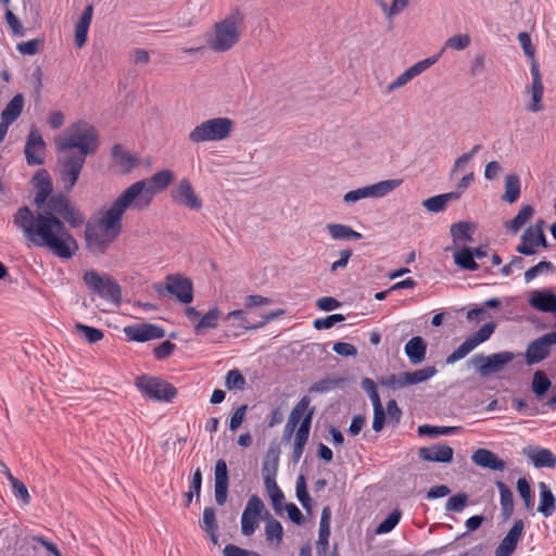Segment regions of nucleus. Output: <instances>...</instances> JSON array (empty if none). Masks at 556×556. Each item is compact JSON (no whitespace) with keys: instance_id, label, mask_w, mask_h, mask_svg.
Returning a JSON list of instances; mask_svg holds the SVG:
<instances>
[{"instance_id":"obj_1","label":"nucleus","mask_w":556,"mask_h":556,"mask_svg":"<svg viewBox=\"0 0 556 556\" xmlns=\"http://www.w3.org/2000/svg\"><path fill=\"white\" fill-rule=\"evenodd\" d=\"M174 173L163 169L127 187L109 206H103L88 220L86 243L94 253H104L123 231V217L127 210H147L156 193L165 190L174 180Z\"/></svg>"},{"instance_id":"obj_2","label":"nucleus","mask_w":556,"mask_h":556,"mask_svg":"<svg viewBox=\"0 0 556 556\" xmlns=\"http://www.w3.org/2000/svg\"><path fill=\"white\" fill-rule=\"evenodd\" d=\"M13 223L31 245L48 249L58 257L72 258L78 250L77 241L58 216L34 214L28 206H22L14 214Z\"/></svg>"},{"instance_id":"obj_3","label":"nucleus","mask_w":556,"mask_h":556,"mask_svg":"<svg viewBox=\"0 0 556 556\" xmlns=\"http://www.w3.org/2000/svg\"><path fill=\"white\" fill-rule=\"evenodd\" d=\"M58 151L62 153L60 178L66 191L75 186L86 156L94 153L98 147V132L85 122L70 126L55 139Z\"/></svg>"},{"instance_id":"obj_4","label":"nucleus","mask_w":556,"mask_h":556,"mask_svg":"<svg viewBox=\"0 0 556 556\" xmlns=\"http://www.w3.org/2000/svg\"><path fill=\"white\" fill-rule=\"evenodd\" d=\"M240 35L239 21L230 16L214 25L212 31L206 35V42L213 51L224 52L239 41Z\"/></svg>"},{"instance_id":"obj_5","label":"nucleus","mask_w":556,"mask_h":556,"mask_svg":"<svg viewBox=\"0 0 556 556\" xmlns=\"http://www.w3.org/2000/svg\"><path fill=\"white\" fill-rule=\"evenodd\" d=\"M233 122L228 117H215L206 119L195 126L189 134L191 142L223 141L230 137Z\"/></svg>"},{"instance_id":"obj_6","label":"nucleus","mask_w":556,"mask_h":556,"mask_svg":"<svg viewBox=\"0 0 556 556\" xmlns=\"http://www.w3.org/2000/svg\"><path fill=\"white\" fill-rule=\"evenodd\" d=\"M83 279L89 290L98 294L100 298L113 304H118L121 302V287L109 275H101L91 269L84 273Z\"/></svg>"},{"instance_id":"obj_7","label":"nucleus","mask_w":556,"mask_h":556,"mask_svg":"<svg viewBox=\"0 0 556 556\" xmlns=\"http://www.w3.org/2000/svg\"><path fill=\"white\" fill-rule=\"evenodd\" d=\"M402 179H388L346 192L343 202L353 205L363 199H379L388 195L402 185Z\"/></svg>"},{"instance_id":"obj_8","label":"nucleus","mask_w":556,"mask_h":556,"mask_svg":"<svg viewBox=\"0 0 556 556\" xmlns=\"http://www.w3.org/2000/svg\"><path fill=\"white\" fill-rule=\"evenodd\" d=\"M135 384L146 397L154 401L169 402L177 393L170 383L146 375L138 377Z\"/></svg>"},{"instance_id":"obj_9","label":"nucleus","mask_w":556,"mask_h":556,"mask_svg":"<svg viewBox=\"0 0 556 556\" xmlns=\"http://www.w3.org/2000/svg\"><path fill=\"white\" fill-rule=\"evenodd\" d=\"M48 214L60 216L71 227L80 226L85 217L72 203L70 198L63 193H58L47 201Z\"/></svg>"},{"instance_id":"obj_10","label":"nucleus","mask_w":556,"mask_h":556,"mask_svg":"<svg viewBox=\"0 0 556 556\" xmlns=\"http://www.w3.org/2000/svg\"><path fill=\"white\" fill-rule=\"evenodd\" d=\"M514 358L515 354L513 352L504 351L488 356L477 354L470 362L482 377H488L502 371Z\"/></svg>"},{"instance_id":"obj_11","label":"nucleus","mask_w":556,"mask_h":556,"mask_svg":"<svg viewBox=\"0 0 556 556\" xmlns=\"http://www.w3.org/2000/svg\"><path fill=\"white\" fill-rule=\"evenodd\" d=\"M494 323L484 324L478 331L467 337L464 342L452 352L447 358V364H454L464 357H466L471 351H473L479 344L488 341L495 331Z\"/></svg>"},{"instance_id":"obj_12","label":"nucleus","mask_w":556,"mask_h":556,"mask_svg":"<svg viewBox=\"0 0 556 556\" xmlns=\"http://www.w3.org/2000/svg\"><path fill=\"white\" fill-rule=\"evenodd\" d=\"M556 344V331L543 334L528 344L525 358L531 366L545 359L551 353V346Z\"/></svg>"},{"instance_id":"obj_13","label":"nucleus","mask_w":556,"mask_h":556,"mask_svg":"<svg viewBox=\"0 0 556 556\" xmlns=\"http://www.w3.org/2000/svg\"><path fill=\"white\" fill-rule=\"evenodd\" d=\"M265 510L263 501L252 495L241 516V532L245 536L252 535L258 527L262 513Z\"/></svg>"},{"instance_id":"obj_14","label":"nucleus","mask_w":556,"mask_h":556,"mask_svg":"<svg viewBox=\"0 0 556 556\" xmlns=\"http://www.w3.org/2000/svg\"><path fill=\"white\" fill-rule=\"evenodd\" d=\"M46 142L35 126L26 138L24 154L28 165H41L45 162Z\"/></svg>"},{"instance_id":"obj_15","label":"nucleus","mask_w":556,"mask_h":556,"mask_svg":"<svg viewBox=\"0 0 556 556\" xmlns=\"http://www.w3.org/2000/svg\"><path fill=\"white\" fill-rule=\"evenodd\" d=\"M530 72L532 81L531 85L527 87L526 91L531 96V101L527 104L526 109L531 113H538L544 110V105L542 104L544 85L536 61L531 63Z\"/></svg>"},{"instance_id":"obj_16","label":"nucleus","mask_w":556,"mask_h":556,"mask_svg":"<svg viewBox=\"0 0 556 556\" xmlns=\"http://www.w3.org/2000/svg\"><path fill=\"white\" fill-rule=\"evenodd\" d=\"M124 333L129 341L147 342L165 337V330L157 325L142 323L126 326Z\"/></svg>"},{"instance_id":"obj_17","label":"nucleus","mask_w":556,"mask_h":556,"mask_svg":"<svg viewBox=\"0 0 556 556\" xmlns=\"http://www.w3.org/2000/svg\"><path fill=\"white\" fill-rule=\"evenodd\" d=\"M172 199L178 205L186 206L193 211L202 208V201L197 195L192 185L188 179H182L172 191Z\"/></svg>"},{"instance_id":"obj_18","label":"nucleus","mask_w":556,"mask_h":556,"mask_svg":"<svg viewBox=\"0 0 556 556\" xmlns=\"http://www.w3.org/2000/svg\"><path fill=\"white\" fill-rule=\"evenodd\" d=\"M439 56L440 55L424 59V60L415 63L407 70H405L391 84L388 85V87H387L388 92H392L395 89L402 88L405 85H407L413 78L422 74L430 66H432L434 63H437V61L439 60Z\"/></svg>"},{"instance_id":"obj_19","label":"nucleus","mask_w":556,"mask_h":556,"mask_svg":"<svg viewBox=\"0 0 556 556\" xmlns=\"http://www.w3.org/2000/svg\"><path fill=\"white\" fill-rule=\"evenodd\" d=\"M522 532L523 521L520 519L515 520L510 530L496 547L494 556H510L515 552Z\"/></svg>"},{"instance_id":"obj_20","label":"nucleus","mask_w":556,"mask_h":556,"mask_svg":"<svg viewBox=\"0 0 556 556\" xmlns=\"http://www.w3.org/2000/svg\"><path fill=\"white\" fill-rule=\"evenodd\" d=\"M166 289L174 294L176 299L185 304H189L193 299L192 283L189 279L180 276H169L167 278Z\"/></svg>"},{"instance_id":"obj_21","label":"nucleus","mask_w":556,"mask_h":556,"mask_svg":"<svg viewBox=\"0 0 556 556\" xmlns=\"http://www.w3.org/2000/svg\"><path fill=\"white\" fill-rule=\"evenodd\" d=\"M215 484L214 495L215 501L218 505H224L227 501L228 495V470L227 464L224 459H218L215 464Z\"/></svg>"},{"instance_id":"obj_22","label":"nucleus","mask_w":556,"mask_h":556,"mask_svg":"<svg viewBox=\"0 0 556 556\" xmlns=\"http://www.w3.org/2000/svg\"><path fill=\"white\" fill-rule=\"evenodd\" d=\"M471 462L485 469L503 471L506 468L505 462L497 457L495 453L486 448H478L471 455Z\"/></svg>"},{"instance_id":"obj_23","label":"nucleus","mask_w":556,"mask_h":556,"mask_svg":"<svg viewBox=\"0 0 556 556\" xmlns=\"http://www.w3.org/2000/svg\"><path fill=\"white\" fill-rule=\"evenodd\" d=\"M535 468H554L556 466V456L548 448L540 446H529L523 450Z\"/></svg>"},{"instance_id":"obj_24","label":"nucleus","mask_w":556,"mask_h":556,"mask_svg":"<svg viewBox=\"0 0 556 556\" xmlns=\"http://www.w3.org/2000/svg\"><path fill=\"white\" fill-rule=\"evenodd\" d=\"M529 305L539 312L556 314V295L549 290H535L531 293Z\"/></svg>"},{"instance_id":"obj_25","label":"nucleus","mask_w":556,"mask_h":556,"mask_svg":"<svg viewBox=\"0 0 556 556\" xmlns=\"http://www.w3.org/2000/svg\"><path fill=\"white\" fill-rule=\"evenodd\" d=\"M453 455V448L446 444H433L419 450V457L426 462L450 463Z\"/></svg>"},{"instance_id":"obj_26","label":"nucleus","mask_w":556,"mask_h":556,"mask_svg":"<svg viewBox=\"0 0 556 556\" xmlns=\"http://www.w3.org/2000/svg\"><path fill=\"white\" fill-rule=\"evenodd\" d=\"M33 180L36 189L34 202L38 207H41L50 199L49 195L52 192V184L46 170L37 173Z\"/></svg>"},{"instance_id":"obj_27","label":"nucleus","mask_w":556,"mask_h":556,"mask_svg":"<svg viewBox=\"0 0 556 556\" xmlns=\"http://www.w3.org/2000/svg\"><path fill=\"white\" fill-rule=\"evenodd\" d=\"M547 240L539 242L536 235L526 229L520 237V243L516 247V251L522 255H534L539 252V248L547 249Z\"/></svg>"},{"instance_id":"obj_28","label":"nucleus","mask_w":556,"mask_h":556,"mask_svg":"<svg viewBox=\"0 0 556 556\" xmlns=\"http://www.w3.org/2000/svg\"><path fill=\"white\" fill-rule=\"evenodd\" d=\"M92 14L93 7L88 4L75 24V43L78 48H81L87 41L88 29L91 24Z\"/></svg>"},{"instance_id":"obj_29","label":"nucleus","mask_w":556,"mask_h":556,"mask_svg":"<svg viewBox=\"0 0 556 556\" xmlns=\"http://www.w3.org/2000/svg\"><path fill=\"white\" fill-rule=\"evenodd\" d=\"M222 311L218 306L211 307L200 319L195 323L194 333L198 336L204 334L206 331L218 327Z\"/></svg>"},{"instance_id":"obj_30","label":"nucleus","mask_w":556,"mask_h":556,"mask_svg":"<svg viewBox=\"0 0 556 556\" xmlns=\"http://www.w3.org/2000/svg\"><path fill=\"white\" fill-rule=\"evenodd\" d=\"M539 492L540 503L538 506V511L542 514L543 517L548 518L555 511L556 498L545 482L539 483Z\"/></svg>"},{"instance_id":"obj_31","label":"nucleus","mask_w":556,"mask_h":556,"mask_svg":"<svg viewBox=\"0 0 556 556\" xmlns=\"http://www.w3.org/2000/svg\"><path fill=\"white\" fill-rule=\"evenodd\" d=\"M412 364H420L426 358L427 345L421 337H413L404 348Z\"/></svg>"},{"instance_id":"obj_32","label":"nucleus","mask_w":556,"mask_h":556,"mask_svg":"<svg viewBox=\"0 0 556 556\" xmlns=\"http://www.w3.org/2000/svg\"><path fill=\"white\" fill-rule=\"evenodd\" d=\"M112 156L114 164L123 172L129 173L138 164V160L130 152L126 151L122 146L113 147Z\"/></svg>"},{"instance_id":"obj_33","label":"nucleus","mask_w":556,"mask_h":556,"mask_svg":"<svg viewBox=\"0 0 556 556\" xmlns=\"http://www.w3.org/2000/svg\"><path fill=\"white\" fill-rule=\"evenodd\" d=\"M459 198L458 192H447L430 197L422 201V206L431 213L443 212L450 201L457 200Z\"/></svg>"},{"instance_id":"obj_34","label":"nucleus","mask_w":556,"mask_h":556,"mask_svg":"<svg viewBox=\"0 0 556 556\" xmlns=\"http://www.w3.org/2000/svg\"><path fill=\"white\" fill-rule=\"evenodd\" d=\"M332 240H359L363 238L361 232L355 231L352 227L343 224H328L326 226Z\"/></svg>"},{"instance_id":"obj_35","label":"nucleus","mask_w":556,"mask_h":556,"mask_svg":"<svg viewBox=\"0 0 556 556\" xmlns=\"http://www.w3.org/2000/svg\"><path fill=\"white\" fill-rule=\"evenodd\" d=\"M330 510L328 507L323 509L320 523H319V532H318V541H317V553L325 554L328 548V540L330 536Z\"/></svg>"},{"instance_id":"obj_36","label":"nucleus","mask_w":556,"mask_h":556,"mask_svg":"<svg viewBox=\"0 0 556 556\" xmlns=\"http://www.w3.org/2000/svg\"><path fill=\"white\" fill-rule=\"evenodd\" d=\"M23 108L24 97L22 93H16L1 112V119L13 124L22 114Z\"/></svg>"},{"instance_id":"obj_37","label":"nucleus","mask_w":556,"mask_h":556,"mask_svg":"<svg viewBox=\"0 0 556 556\" xmlns=\"http://www.w3.org/2000/svg\"><path fill=\"white\" fill-rule=\"evenodd\" d=\"M533 215L534 208L531 205H523L518 214L511 220L507 222L505 226L510 232L517 233Z\"/></svg>"},{"instance_id":"obj_38","label":"nucleus","mask_w":556,"mask_h":556,"mask_svg":"<svg viewBox=\"0 0 556 556\" xmlns=\"http://www.w3.org/2000/svg\"><path fill=\"white\" fill-rule=\"evenodd\" d=\"M520 195V179L516 174H508L505 177V191L502 200L507 203H515Z\"/></svg>"},{"instance_id":"obj_39","label":"nucleus","mask_w":556,"mask_h":556,"mask_svg":"<svg viewBox=\"0 0 556 556\" xmlns=\"http://www.w3.org/2000/svg\"><path fill=\"white\" fill-rule=\"evenodd\" d=\"M265 536L266 541L270 545L279 547L283 536V528L281 523L274 518H269L265 525Z\"/></svg>"},{"instance_id":"obj_40","label":"nucleus","mask_w":556,"mask_h":556,"mask_svg":"<svg viewBox=\"0 0 556 556\" xmlns=\"http://www.w3.org/2000/svg\"><path fill=\"white\" fill-rule=\"evenodd\" d=\"M472 227L467 222H459L456 224H453L451 226V236L453 238V241L455 243L457 242H467L470 243L473 241L472 238Z\"/></svg>"},{"instance_id":"obj_41","label":"nucleus","mask_w":556,"mask_h":556,"mask_svg":"<svg viewBox=\"0 0 556 556\" xmlns=\"http://www.w3.org/2000/svg\"><path fill=\"white\" fill-rule=\"evenodd\" d=\"M454 262L460 268L466 270H477L478 264L473 260V253L470 248H462L454 253Z\"/></svg>"},{"instance_id":"obj_42","label":"nucleus","mask_w":556,"mask_h":556,"mask_svg":"<svg viewBox=\"0 0 556 556\" xmlns=\"http://www.w3.org/2000/svg\"><path fill=\"white\" fill-rule=\"evenodd\" d=\"M551 387H552V381L545 375L544 371L536 370L533 374L531 388L538 399H542L547 393V391L549 390Z\"/></svg>"},{"instance_id":"obj_43","label":"nucleus","mask_w":556,"mask_h":556,"mask_svg":"<svg viewBox=\"0 0 556 556\" xmlns=\"http://www.w3.org/2000/svg\"><path fill=\"white\" fill-rule=\"evenodd\" d=\"M437 374V369L434 366H428L415 371L404 372V379L407 386L417 384L420 382H425L432 378Z\"/></svg>"},{"instance_id":"obj_44","label":"nucleus","mask_w":556,"mask_h":556,"mask_svg":"<svg viewBox=\"0 0 556 556\" xmlns=\"http://www.w3.org/2000/svg\"><path fill=\"white\" fill-rule=\"evenodd\" d=\"M224 319L230 321V327L239 328L242 330L256 329L254 325L250 324L247 317V313L243 309H235L229 312Z\"/></svg>"},{"instance_id":"obj_45","label":"nucleus","mask_w":556,"mask_h":556,"mask_svg":"<svg viewBox=\"0 0 556 556\" xmlns=\"http://www.w3.org/2000/svg\"><path fill=\"white\" fill-rule=\"evenodd\" d=\"M496 488L500 492V501L503 514L510 516L514 511V498L510 489L503 482L496 481Z\"/></svg>"},{"instance_id":"obj_46","label":"nucleus","mask_w":556,"mask_h":556,"mask_svg":"<svg viewBox=\"0 0 556 556\" xmlns=\"http://www.w3.org/2000/svg\"><path fill=\"white\" fill-rule=\"evenodd\" d=\"M459 430V427H445V426H430V425H422L418 427V433L419 435H428L431 438H435L439 435H448L457 432Z\"/></svg>"},{"instance_id":"obj_47","label":"nucleus","mask_w":556,"mask_h":556,"mask_svg":"<svg viewBox=\"0 0 556 556\" xmlns=\"http://www.w3.org/2000/svg\"><path fill=\"white\" fill-rule=\"evenodd\" d=\"M9 481L12 486L13 494L16 498L22 501L23 504L27 505L30 503V495L28 493V490L26 485L16 479L12 473H9Z\"/></svg>"},{"instance_id":"obj_48","label":"nucleus","mask_w":556,"mask_h":556,"mask_svg":"<svg viewBox=\"0 0 556 556\" xmlns=\"http://www.w3.org/2000/svg\"><path fill=\"white\" fill-rule=\"evenodd\" d=\"M470 45V37L467 34H457L450 37L445 43L443 49H453L456 51L465 50Z\"/></svg>"},{"instance_id":"obj_49","label":"nucleus","mask_w":556,"mask_h":556,"mask_svg":"<svg viewBox=\"0 0 556 556\" xmlns=\"http://www.w3.org/2000/svg\"><path fill=\"white\" fill-rule=\"evenodd\" d=\"M401 519V513L399 510H393L388 517L378 525L375 530L376 534H384L392 531L395 526L399 523Z\"/></svg>"},{"instance_id":"obj_50","label":"nucleus","mask_w":556,"mask_h":556,"mask_svg":"<svg viewBox=\"0 0 556 556\" xmlns=\"http://www.w3.org/2000/svg\"><path fill=\"white\" fill-rule=\"evenodd\" d=\"M245 378L238 369H231L226 375L225 384L229 390H243L245 387Z\"/></svg>"},{"instance_id":"obj_51","label":"nucleus","mask_w":556,"mask_h":556,"mask_svg":"<svg viewBox=\"0 0 556 556\" xmlns=\"http://www.w3.org/2000/svg\"><path fill=\"white\" fill-rule=\"evenodd\" d=\"M75 328L78 333L85 337L88 343H96L103 338V332L100 329L84 324H76Z\"/></svg>"},{"instance_id":"obj_52","label":"nucleus","mask_w":556,"mask_h":556,"mask_svg":"<svg viewBox=\"0 0 556 556\" xmlns=\"http://www.w3.org/2000/svg\"><path fill=\"white\" fill-rule=\"evenodd\" d=\"M295 492H296V497L299 500V502L301 503V505L305 508V509H309L311 507V497L307 493V490H306V481H305V478L303 475H300L296 479V483H295Z\"/></svg>"},{"instance_id":"obj_53","label":"nucleus","mask_w":556,"mask_h":556,"mask_svg":"<svg viewBox=\"0 0 556 556\" xmlns=\"http://www.w3.org/2000/svg\"><path fill=\"white\" fill-rule=\"evenodd\" d=\"M201 528L206 533H213L217 530L216 515L213 507H205L201 520Z\"/></svg>"},{"instance_id":"obj_54","label":"nucleus","mask_w":556,"mask_h":556,"mask_svg":"<svg viewBox=\"0 0 556 556\" xmlns=\"http://www.w3.org/2000/svg\"><path fill=\"white\" fill-rule=\"evenodd\" d=\"M468 501V496L465 493H458L456 495L451 496L446 504L445 509L447 511L460 513L466 507Z\"/></svg>"},{"instance_id":"obj_55","label":"nucleus","mask_w":556,"mask_h":556,"mask_svg":"<svg viewBox=\"0 0 556 556\" xmlns=\"http://www.w3.org/2000/svg\"><path fill=\"white\" fill-rule=\"evenodd\" d=\"M344 316L342 314H333L324 318H317L314 320L313 326L317 330L329 329L333 327L337 323L343 321Z\"/></svg>"},{"instance_id":"obj_56","label":"nucleus","mask_w":556,"mask_h":556,"mask_svg":"<svg viewBox=\"0 0 556 556\" xmlns=\"http://www.w3.org/2000/svg\"><path fill=\"white\" fill-rule=\"evenodd\" d=\"M517 491L525 502L526 507L529 509L532 506V493L531 488L526 478H519L517 480Z\"/></svg>"},{"instance_id":"obj_57","label":"nucleus","mask_w":556,"mask_h":556,"mask_svg":"<svg viewBox=\"0 0 556 556\" xmlns=\"http://www.w3.org/2000/svg\"><path fill=\"white\" fill-rule=\"evenodd\" d=\"M4 17L13 35L18 37H24L26 35L25 28L22 26L21 22L11 10H8L5 12Z\"/></svg>"},{"instance_id":"obj_58","label":"nucleus","mask_w":556,"mask_h":556,"mask_svg":"<svg viewBox=\"0 0 556 556\" xmlns=\"http://www.w3.org/2000/svg\"><path fill=\"white\" fill-rule=\"evenodd\" d=\"M380 384H382L387 388L393 389V390H397V389L407 387V383L405 382V379H404V372L399 374V375H389L387 377H383L380 379Z\"/></svg>"},{"instance_id":"obj_59","label":"nucleus","mask_w":556,"mask_h":556,"mask_svg":"<svg viewBox=\"0 0 556 556\" xmlns=\"http://www.w3.org/2000/svg\"><path fill=\"white\" fill-rule=\"evenodd\" d=\"M41 45H42V40L31 39L28 41L17 43L16 49L21 54L35 55L39 52Z\"/></svg>"},{"instance_id":"obj_60","label":"nucleus","mask_w":556,"mask_h":556,"mask_svg":"<svg viewBox=\"0 0 556 556\" xmlns=\"http://www.w3.org/2000/svg\"><path fill=\"white\" fill-rule=\"evenodd\" d=\"M338 386V381L331 378L321 379L314 384H312L308 389L309 393H327Z\"/></svg>"},{"instance_id":"obj_61","label":"nucleus","mask_w":556,"mask_h":556,"mask_svg":"<svg viewBox=\"0 0 556 556\" xmlns=\"http://www.w3.org/2000/svg\"><path fill=\"white\" fill-rule=\"evenodd\" d=\"M552 267H553V264L551 262H548V261H541L535 266L529 268L525 273V280L527 282H530L534 278H536L538 275H540V274H542V273H544L546 270H549Z\"/></svg>"},{"instance_id":"obj_62","label":"nucleus","mask_w":556,"mask_h":556,"mask_svg":"<svg viewBox=\"0 0 556 556\" xmlns=\"http://www.w3.org/2000/svg\"><path fill=\"white\" fill-rule=\"evenodd\" d=\"M374 406V419H372V429L376 432H380L384 426L386 421V412L382 406V403L372 404Z\"/></svg>"},{"instance_id":"obj_63","label":"nucleus","mask_w":556,"mask_h":556,"mask_svg":"<svg viewBox=\"0 0 556 556\" xmlns=\"http://www.w3.org/2000/svg\"><path fill=\"white\" fill-rule=\"evenodd\" d=\"M223 556H261L255 551L245 549L235 544H228L223 549Z\"/></svg>"},{"instance_id":"obj_64","label":"nucleus","mask_w":556,"mask_h":556,"mask_svg":"<svg viewBox=\"0 0 556 556\" xmlns=\"http://www.w3.org/2000/svg\"><path fill=\"white\" fill-rule=\"evenodd\" d=\"M176 345L172 343L170 341H163L161 344H159L154 350L153 354L156 359H166L169 357L173 352L175 351Z\"/></svg>"}]
</instances>
